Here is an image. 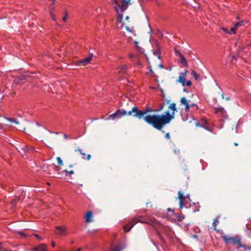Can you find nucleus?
<instances>
[{
  "instance_id": "31",
  "label": "nucleus",
  "mask_w": 251,
  "mask_h": 251,
  "mask_svg": "<svg viewBox=\"0 0 251 251\" xmlns=\"http://www.w3.org/2000/svg\"><path fill=\"white\" fill-rule=\"evenodd\" d=\"M175 53L176 55H178L179 57L181 56V55H183L182 54H181L180 51L177 50H175Z\"/></svg>"
},
{
  "instance_id": "28",
  "label": "nucleus",
  "mask_w": 251,
  "mask_h": 251,
  "mask_svg": "<svg viewBox=\"0 0 251 251\" xmlns=\"http://www.w3.org/2000/svg\"><path fill=\"white\" fill-rule=\"evenodd\" d=\"M67 18H68V13H67V12L66 11L64 12V16L62 18V21L65 22H66Z\"/></svg>"
},
{
  "instance_id": "19",
  "label": "nucleus",
  "mask_w": 251,
  "mask_h": 251,
  "mask_svg": "<svg viewBox=\"0 0 251 251\" xmlns=\"http://www.w3.org/2000/svg\"><path fill=\"white\" fill-rule=\"evenodd\" d=\"M6 120L10 122L14 123L16 125H19L20 124L19 122L16 120L11 118H7Z\"/></svg>"
},
{
  "instance_id": "56",
  "label": "nucleus",
  "mask_w": 251,
  "mask_h": 251,
  "mask_svg": "<svg viewBox=\"0 0 251 251\" xmlns=\"http://www.w3.org/2000/svg\"><path fill=\"white\" fill-rule=\"evenodd\" d=\"M199 210V209H196V210H193V212H196L198 211Z\"/></svg>"
},
{
  "instance_id": "35",
  "label": "nucleus",
  "mask_w": 251,
  "mask_h": 251,
  "mask_svg": "<svg viewBox=\"0 0 251 251\" xmlns=\"http://www.w3.org/2000/svg\"><path fill=\"white\" fill-rule=\"evenodd\" d=\"M190 106H191V105H189V104L188 105L187 104V105L185 106V111H189V109H190Z\"/></svg>"
},
{
  "instance_id": "1",
  "label": "nucleus",
  "mask_w": 251,
  "mask_h": 251,
  "mask_svg": "<svg viewBox=\"0 0 251 251\" xmlns=\"http://www.w3.org/2000/svg\"><path fill=\"white\" fill-rule=\"evenodd\" d=\"M169 108L173 111L171 114L169 111H166L164 114L148 115L144 117V121L154 128L161 130L166 125L174 119L175 113L177 111L175 103H171Z\"/></svg>"
},
{
  "instance_id": "37",
  "label": "nucleus",
  "mask_w": 251,
  "mask_h": 251,
  "mask_svg": "<svg viewBox=\"0 0 251 251\" xmlns=\"http://www.w3.org/2000/svg\"><path fill=\"white\" fill-rule=\"evenodd\" d=\"M149 72L151 73L152 75H154V72L152 71L151 67V66L149 67Z\"/></svg>"
},
{
  "instance_id": "12",
  "label": "nucleus",
  "mask_w": 251,
  "mask_h": 251,
  "mask_svg": "<svg viewBox=\"0 0 251 251\" xmlns=\"http://www.w3.org/2000/svg\"><path fill=\"white\" fill-rule=\"evenodd\" d=\"M56 233L58 235H64L66 234V228L65 227L58 226L55 227Z\"/></svg>"
},
{
  "instance_id": "32",
  "label": "nucleus",
  "mask_w": 251,
  "mask_h": 251,
  "mask_svg": "<svg viewBox=\"0 0 251 251\" xmlns=\"http://www.w3.org/2000/svg\"><path fill=\"white\" fill-rule=\"evenodd\" d=\"M153 54L155 55H156L157 56V57L158 59H160L161 54H160V52H153Z\"/></svg>"
},
{
  "instance_id": "45",
  "label": "nucleus",
  "mask_w": 251,
  "mask_h": 251,
  "mask_svg": "<svg viewBox=\"0 0 251 251\" xmlns=\"http://www.w3.org/2000/svg\"><path fill=\"white\" fill-rule=\"evenodd\" d=\"M126 30L128 32H131V30L130 29V28L128 26H126Z\"/></svg>"
},
{
  "instance_id": "9",
  "label": "nucleus",
  "mask_w": 251,
  "mask_h": 251,
  "mask_svg": "<svg viewBox=\"0 0 251 251\" xmlns=\"http://www.w3.org/2000/svg\"><path fill=\"white\" fill-rule=\"evenodd\" d=\"M247 22L242 21L236 23L233 27L230 28V30L232 32L233 34L236 33V30L238 28V27L240 26H244V24L247 23Z\"/></svg>"
},
{
  "instance_id": "40",
  "label": "nucleus",
  "mask_w": 251,
  "mask_h": 251,
  "mask_svg": "<svg viewBox=\"0 0 251 251\" xmlns=\"http://www.w3.org/2000/svg\"><path fill=\"white\" fill-rule=\"evenodd\" d=\"M51 18L54 21H56V18H55V16L53 15V14H51Z\"/></svg>"
},
{
  "instance_id": "34",
  "label": "nucleus",
  "mask_w": 251,
  "mask_h": 251,
  "mask_svg": "<svg viewBox=\"0 0 251 251\" xmlns=\"http://www.w3.org/2000/svg\"><path fill=\"white\" fill-rule=\"evenodd\" d=\"M18 233L21 235H22V236H23L25 238L27 236L26 234H25L24 233H23V232L22 231H18Z\"/></svg>"
},
{
  "instance_id": "55",
  "label": "nucleus",
  "mask_w": 251,
  "mask_h": 251,
  "mask_svg": "<svg viewBox=\"0 0 251 251\" xmlns=\"http://www.w3.org/2000/svg\"><path fill=\"white\" fill-rule=\"evenodd\" d=\"M63 172L65 173H68L69 171H68L67 170H65L63 171Z\"/></svg>"
},
{
  "instance_id": "18",
  "label": "nucleus",
  "mask_w": 251,
  "mask_h": 251,
  "mask_svg": "<svg viewBox=\"0 0 251 251\" xmlns=\"http://www.w3.org/2000/svg\"><path fill=\"white\" fill-rule=\"evenodd\" d=\"M190 100H187L184 97H183L180 100V103L181 104H184L185 106L188 105L189 104Z\"/></svg>"
},
{
  "instance_id": "27",
  "label": "nucleus",
  "mask_w": 251,
  "mask_h": 251,
  "mask_svg": "<svg viewBox=\"0 0 251 251\" xmlns=\"http://www.w3.org/2000/svg\"><path fill=\"white\" fill-rule=\"evenodd\" d=\"M16 149L19 152L22 153V144H18L16 147Z\"/></svg>"
},
{
  "instance_id": "53",
  "label": "nucleus",
  "mask_w": 251,
  "mask_h": 251,
  "mask_svg": "<svg viewBox=\"0 0 251 251\" xmlns=\"http://www.w3.org/2000/svg\"><path fill=\"white\" fill-rule=\"evenodd\" d=\"M192 106H197V104L195 103H192L191 105H190Z\"/></svg>"
},
{
  "instance_id": "59",
  "label": "nucleus",
  "mask_w": 251,
  "mask_h": 251,
  "mask_svg": "<svg viewBox=\"0 0 251 251\" xmlns=\"http://www.w3.org/2000/svg\"><path fill=\"white\" fill-rule=\"evenodd\" d=\"M129 19V17L128 16H126V20H128Z\"/></svg>"
},
{
  "instance_id": "14",
  "label": "nucleus",
  "mask_w": 251,
  "mask_h": 251,
  "mask_svg": "<svg viewBox=\"0 0 251 251\" xmlns=\"http://www.w3.org/2000/svg\"><path fill=\"white\" fill-rule=\"evenodd\" d=\"M34 251H47V246L44 244H41L33 249Z\"/></svg>"
},
{
  "instance_id": "6",
  "label": "nucleus",
  "mask_w": 251,
  "mask_h": 251,
  "mask_svg": "<svg viewBox=\"0 0 251 251\" xmlns=\"http://www.w3.org/2000/svg\"><path fill=\"white\" fill-rule=\"evenodd\" d=\"M126 242H120L112 247L110 251H123L126 249Z\"/></svg>"
},
{
  "instance_id": "26",
  "label": "nucleus",
  "mask_w": 251,
  "mask_h": 251,
  "mask_svg": "<svg viewBox=\"0 0 251 251\" xmlns=\"http://www.w3.org/2000/svg\"><path fill=\"white\" fill-rule=\"evenodd\" d=\"M56 160H57V163L59 165L62 166L63 165V161L60 157H57L56 158Z\"/></svg>"
},
{
  "instance_id": "7",
  "label": "nucleus",
  "mask_w": 251,
  "mask_h": 251,
  "mask_svg": "<svg viewBox=\"0 0 251 251\" xmlns=\"http://www.w3.org/2000/svg\"><path fill=\"white\" fill-rule=\"evenodd\" d=\"M130 0H123L122 2V4L117 5L115 6V9L116 11L119 12H123L125 10L127 9V1Z\"/></svg>"
},
{
  "instance_id": "62",
  "label": "nucleus",
  "mask_w": 251,
  "mask_h": 251,
  "mask_svg": "<svg viewBox=\"0 0 251 251\" xmlns=\"http://www.w3.org/2000/svg\"><path fill=\"white\" fill-rule=\"evenodd\" d=\"M112 1H113L114 3H116V2H117V0H112Z\"/></svg>"
},
{
  "instance_id": "11",
  "label": "nucleus",
  "mask_w": 251,
  "mask_h": 251,
  "mask_svg": "<svg viewBox=\"0 0 251 251\" xmlns=\"http://www.w3.org/2000/svg\"><path fill=\"white\" fill-rule=\"evenodd\" d=\"M188 73L187 70H185L184 72L180 73L178 77V79L176 80L177 82L180 83L183 82L185 81V77Z\"/></svg>"
},
{
  "instance_id": "22",
  "label": "nucleus",
  "mask_w": 251,
  "mask_h": 251,
  "mask_svg": "<svg viewBox=\"0 0 251 251\" xmlns=\"http://www.w3.org/2000/svg\"><path fill=\"white\" fill-rule=\"evenodd\" d=\"M164 103L161 104L157 109L154 110V112H159L162 111L164 109Z\"/></svg>"
},
{
  "instance_id": "21",
  "label": "nucleus",
  "mask_w": 251,
  "mask_h": 251,
  "mask_svg": "<svg viewBox=\"0 0 251 251\" xmlns=\"http://www.w3.org/2000/svg\"><path fill=\"white\" fill-rule=\"evenodd\" d=\"M221 29L223 31V32H224L226 33L229 34H233L232 32L230 30V29L228 30L226 28L222 27H221Z\"/></svg>"
},
{
  "instance_id": "3",
  "label": "nucleus",
  "mask_w": 251,
  "mask_h": 251,
  "mask_svg": "<svg viewBox=\"0 0 251 251\" xmlns=\"http://www.w3.org/2000/svg\"><path fill=\"white\" fill-rule=\"evenodd\" d=\"M154 112V110H153L150 107H146L143 110H140L138 109L137 106H133L131 110L129 111L128 114L132 115L134 117L137 118L139 119H141L143 118H144V116L148 113Z\"/></svg>"
},
{
  "instance_id": "44",
  "label": "nucleus",
  "mask_w": 251,
  "mask_h": 251,
  "mask_svg": "<svg viewBox=\"0 0 251 251\" xmlns=\"http://www.w3.org/2000/svg\"><path fill=\"white\" fill-rule=\"evenodd\" d=\"M90 158H91V155H90V154H88V155H87V158H86V159H87V160H89L90 159Z\"/></svg>"
},
{
  "instance_id": "58",
  "label": "nucleus",
  "mask_w": 251,
  "mask_h": 251,
  "mask_svg": "<svg viewBox=\"0 0 251 251\" xmlns=\"http://www.w3.org/2000/svg\"><path fill=\"white\" fill-rule=\"evenodd\" d=\"M3 128V126L0 124V129H2Z\"/></svg>"
},
{
  "instance_id": "24",
  "label": "nucleus",
  "mask_w": 251,
  "mask_h": 251,
  "mask_svg": "<svg viewBox=\"0 0 251 251\" xmlns=\"http://www.w3.org/2000/svg\"><path fill=\"white\" fill-rule=\"evenodd\" d=\"M225 111L223 107H217L215 109L216 113L221 112L223 113Z\"/></svg>"
},
{
  "instance_id": "43",
  "label": "nucleus",
  "mask_w": 251,
  "mask_h": 251,
  "mask_svg": "<svg viewBox=\"0 0 251 251\" xmlns=\"http://www.w3.org/2000/svg\"><path fill=\"white\" fill-rule=\"evenodd\" d=\"M34 235L38 239H39L40 240H42V238L37 234H34Z\"/></svg>"
},
{
  "instance_id": "29",
  "label": "nucleus",
  "mask_w": 251,
  "mask_h": 251,
  "mask_svg": "<svg viewBox=\"0 0 251 251\" xmlns=\"http://www.w3.org/2000/svg\"><path fill=\"white\" fill-rule=\"evenodd\" d=\"M78 151L82 155L83 159H85L86 154L84 152H83L81 149H78Z\"/></svg>"
},
{
  "instance_id": "39",
  "label": "nucleus",
  "mask_w": 251,
  "mask_h": 251,
  "mask_svg": "<svg viewBox=\"0 0 251 251\" xmlns=\"http://www.w3.org/2000/svg\"><path fill=\"white\" fill-rule=\"evenodd\" d=\"M138 49L139 51L141 52H143L144 51V50L143 48H142L141 47H139L138 48Z\"/></svg>"
},
{
  "instance_id": "38",
  "label": "nucleus",
  "mask_w": 251,
  "mask_h": 251,
  "mask_svg": "<svg viewBox=\"0 0 251 251\" xmlns=\"http://www.w3.org/2000/svg\"><path fill=\"white\" fill-rule=\"evenodd\" d=\"M165 138L167 139H170V133H167L165 135Z\"/></svg>"
},
{
  "instance_id": "60",
  "label": "nucleus",
  "mask_w": 251,
  "mask_h": 251,
  "mask_svg": "<svg viewBox=\"0 0 251 251\" xmlns=\"http://www.w3.org/2000/svg\"><path fill=\"white\" fill-rule=\"evenodd\" d=\"M222 99H223L225 98H224V93H223V94H222Z\"/></svg>"
},
{
  "instance_id": "2",
  "label": "nucleus",
  "mask_w": 251,
  "mask_h": 251,
  "mask_svg": "<svg viewBox=\"0 0 251 251\" xmlns=\"http://www.w3.org/2000/svg\"><path fill=\"white\" fill-rule=\"evenodd\" d=\"M222 237L226 244H231L233 246H236L238 248L246 249V245L241 243V238L239 236H228L224 235H222Z\"/></svg>"
},
{
  "instance_id": "61",
  "label": "nucleus",
  "mask_w": 251,
  "mask_h": 251,
  "mask_svg": "<svg viewBox=\"0 0 251 251\" xmlns=\"http://www.w3.org/2000/svg\"><path fill=\"white\" fill-rule=\"evenodd\" d=\"M226 100H229V98H228V97H227V98H226Z\"/></svg>"
},
{
  "instance_id": "63",
  "label": "nucleus",
  "mask_w": 251,
  "mask_h": 251,
  "mask_svg": "<svg viewBox=\"0 0 251 251\" xmlns=\"http://www.w3.org/2000/svg\"><path fill=\"white\" fill-rule=\"evenodd\" d=\"M234 145H235V146H237L238 145V143H234Z\"/></svg>"
},
{
  "instance_id": "15",
  "label": "nucleus",
  "mask_w": 251,
  "mask_h": 251,
  "mask_svg": "<svg viewBox=\"0 0 251 251\" xmlns=\"http://www.w3.org/2000/svg\"><path fill=\"white\" fill-rule=\"evenodd\" d=\"M92 217V212L91 211H87L85 216V220L86 223H90L92 222L91 218Z\"/></svg>"
},
{
  "instance_id": "20",
  "label": "nucleus",
  "mask_w": 251,
  "mask_h": 251,
  "mask_svg": "<svg viewBox=\"0 0 251 251\" xmlns=\"http://www.w3.org/2000/svg\"><path fill=\"white\" fill-rule=\"evenodd\" d=\"M191 75H193V76L194 77V78H195V80H198V79H199V78H200V76H199V75H198L196 73V72H195V71H194V70H192V72H191Z\"/></svg>"
},
{
  "instance_id": "33",
  "label": "nucleus",
  "mask_w": 251,
  "mask_h": 251,
  "mask_svg": "<svg viewBox=\"0 0 251 251\" xmlns=\"http://www.w3.org/2000/svg\"><path fill=\"white\" fill-rule=\"evenodd\" d=\"M192 85V82L190 80L186 81V86H190Z\"/></svg>"
},
{
  "instance_id": "51",
  "label": "nucleus",
  "mask_w": 251,
  "mask_h": 251,
  "mask_svg": "<svg viewBox=\"0 0 251 251\" xmlns=\"http://www.w3.org/2000/svg\"><path fill=\"white\" fill-rule=\"evenodd\" d=\"M185 198H188L189 200H190V196L189 194H187L185 196Z\"/></svg>"
},
{
  "instance_id": "50",
  "label": "nucleus",
  "mask_w": 251,
  "mask_h": 251,
  "mask_svg": "<svg viewBox=\"0 0 251 251\" xmlns=\"http://www.w3.org/2000/svg\"><path fill=\"white\" fill-rule=\"evenodd\" d=\"M63 136H64V138L65 139H67L68 136H67V135L66 134L64 133L63 134Z\"/></svg>"
},
{
  "instance_id": "36",
  "label": "nucleus",
  "mask_w": 251,
  "mask_h": 251,
  "mask_svg": "<svg viewBox=\"0 0 251 251\" xmlns=\"http://www.w3.org/2000/svg\"><path fill=\"white\" fill-rule=\"evenodd\" d=\"M0 251H7V250H6L5 248H3L1 246L0 243Z\"/></svg>"
},
{
  "instance_id": "64",
  "label": "nucleus",
  "mask_w": 251,
  "mask_h": 251,
  "mask_svg": "<svg viewBox=\"0 0 251 251\" xmlns=\"http://www.w3.org/2000/svg\"><path fill=\"white\" fill-rule=\"evenodd\" d=\"M73 165H70L69 166V167H70V168H72V167H73Z\"/></svg>"
},
{
  "instance_id": "8",
  "label": "nucleus",
  "mask_w": 251,
  "mask_h": 251,
  "mask_svg": "<svg viewBox=\"0 0 251 251\" xmlns=\"http://www.w3.org/2000/svg\"><path fill=\"white\" fill-rule=\"evenodd\" d=\"M178 198L179 199V207L180 209H182L184 206V200L185 199V197L183 194V193L179 191L178 192Z\"/></svg>"
},
{
  "instance_id": "41",
  "label": "nucleus",
  "mask_w": 251,
  "mask_h": 251,
  "mask_svg": "<svg viewBox=\"0 0 251 251\" xmlns=\"http://www.w3.org/2000/svg\"><path fill=\"white\" fill-rule=\"evenodd\" d=\"M128 56H129V57L130 58H131V59H132L133 58H134V55L133 54H129L128 55Z\"/></svg>"
},
{
  "instance_id": "52",
  "label": "nucleus",
  "mask_w": 251,
  "mask_h": 251,
  "mask_svg": "<svg viewBox=\"0 0 251 251\" xmlns=\"http://www.w3.org/2000/svg\"><path fill=\"white\" fill-rule=\"evenodd\" d=\"M159 67L160 68H164L163 65V64H160L159 65Z\"/></svg>"
},
{
  "instance_id": "54",
  "label": "nucleus",
  "mask_w": 251,
  "mask_h": 251,
  "mask_svg": "<svg viewBox=\"0 0 251 251\" xmlns=\"http://www.w3.org/2000/svg\"><path fill=\"white\" fill-rule=\"evenodd\" d=\"M183 90V92L187 93V91L186 88H184Z\"/></svg>"
},
{
  "instance_id": "30",
  "label": "nucleus",
  "mask_w": 251,
  "mask_h": 251,
  "mask_svg": "<svg viewBox=\"0 0 251 251\" xmlns=\"http://www.w3.org/2000/svg\"><path fill=\"white\" fill-rule=\"evenodd\" d=\"M184 219V217L180 215H179L177 216V220L178 222L182 221Z\"/></svg>"
},
{
  "instance_id": "16",
  "label": "nucleus",
  "mask_w": 251,
  "mask_h": 251,
  "mask_svg": "<svg viewBox=\"0 0 251 251\" xmlns=\"http://www.w3.org/2000/svg\"><path fill=\"white\" fill-rule=\"evenodd\" d=\"M180 63L183 64L185 67H188V62L187 61V60L186 59V58H185V57L184 56V55H181V56L180 57Z\"/></svg>"
},
{
  "instance_id": "5",
  "label": "nucleus",
  "mask_w": 251,
  "mask_h": 251,
  "mask_svg": "<svg viewBox=\"0 0 251 251\" xmlns=\"http://www.w3.org/2000/svg\"><path fill=\"white\" fill-rule=\"evenodd\" d=\"M128 112L129 111H127L124 109H119L114 113L109 115L105 120H114L115 119H120L126 115H127L128 116H131L133 115V114H132V115H129L128 114Z\"/></svg>"
},
{
  "instance_id": "49",
  "label": "nucleus",
  "mask_w": 251,
  "mask_h": 251,
  "mask_svg": "<svg viewBox=\"0 0 251 251\" xmlns=\"http://www.w3.org/2000/svg\"><path fill=\"white\" fill-rule=\"evenodd\" d=\"M51 245H52V247H55V242L54 241H51Z\"/></svg>"
},
{
  "instance_id": "47",
  "label": "nucleus",
  "mask_w": 251,
  "mask_h": 251,
  "mask_svg": "<svg viewBox=\"0 0 251 251\" xmlns=\"http://www.w3.org/2000/svg\"><path fill=\"white\" fill-rule=\"evenodd\" d=\"M237 59V56L236 55H233L232 56V60H236Z\"/></svg>"
},
{
  "instance_id": "25",
  "label": "nucleus",
  "mask_w": 251,
  "mask_h": 251,
  "mask_svg": "<svg viewBox=\"0 0 251 251\" xmlns=\"http://www.w3.org/2000/svg\"><path fill=\"white\" fill-rule=\"evenodd\" d=\"M219 223L218 219L216 218L214 220L213 223V227L214 229H216V227L217 226V224Z\"/></svg>"
},
{
  "instance_id": "42",
  "label": "nucleus",
  "mask_w": 251,
  "mask_h": 251,
  "mask_svg": "<svg viewBox=\"0 0 251 251\" xmlns=\"http://www.w3.org/2000/svg\"><path fill=\"white\" fill-rule=\"evenodd\" d=\"M134 44L136 46V47L138 48L139 47L138 46V42L137 41H134L133 42Z\"/></svg>"
},
{
  "instance_id": "4",
  "label": "nucleus",
  "mask_w": 251,
  "mask_h": 251,
  "mask_svg": "<svg viewBox=\"0 0 251 251\" xmlns=\"http://www.w3.org/2000/svg\"><path fill=\"white\" fill-rule=\"evenodd\" d=\"M147 224L151 225H154L155 222L153 220H141L139 217H135L129 223L128 225L124 226V229L126 232H129L130 229L138 223Z\"/></svg>"
},
{
  "instance_id": "57",
  "label": "nucleus",
  "mask_w": 251,
  "mask_h": 251,
  "mask_svg": "<svg viewBox=\"0 0 251 251\" xmlns=\"http://www.w3.org/2000/svg\"><path fill=\"white\" fill-rule=\"evenodd\" d=\"M81 248H78V249L76 250V251H81Z\"/></svg>"
},
{
  "instance_id": "23",
  "label": "nucleus",
  "mask_w": 251,
  "mask_h": 251,
  "mask_svg": "<svg viewBox=\"0 0 251 251\" xmlns=\"http://www.w3.org/2000/svg\"><path fill=\"white\" fill-rule=\"evenodd\" d=\"M123 19V12H121V13H119L117 16V21L118 23H121Z\"/></svg>"
},
{
  "instance_id": "13",
  "label": "nucleus",
  "mask_w": 251,
  "mask_h": 251,
  "mask_svg": "<svg viewBox=\"0 0 251 251\" xmlns=\"http://www.w3.org/2000/svg\"><path fill=\"white\" fill-rule=\"evenodd\" d=\"M33 150L34 149L33 148L28 147L26 144L24 143L22 144V152L26 153L32 152Z\"/></svg>"
},
{
  "instance_id": "10",
  "label": "nucleus",
  "mask_w": 251,
  "mask_h": 251,
  "mask_svg": "<svg viewBox=\"0 0 251 251\" xmlns=\"http://www.w3.org/2000/svg\"><path fill=\"white\" fill-rule=\"evenodd\" d=\"M93 56V54L92 53L89 54L88 57L80 60L79 61V64H83V65H87L90 61V60L92 59Z\"/></svg>"
},
{
  "instance_id": "48",
  "label": "nucleus",
  "mask_w": 251,
  "mask_h": 251,
  "mask_svg": "<svg viewBox=\"0 0 251 251\" xmlns=\"http://www.w3.org/2000/svg\"><path fill=\"white\" fill-rule=\"evenodd\" d=\"M180 83L182 84L183 86H186V80L184 81L183 82H180Z\"/></svg>"
},
{
  "instance_id": "46",
  "label": "nucleus",
  "mask_w": 251,
  "mask_h": 251,
  "mask_svg": "<svg viewBox=\"0 0 251 251\" xmlns=\"http://www.w3.org/2000/svg\"><path fill=\"white\" fill-rule=\"evenodd\" d=\"M68 173L70 175H73L74 174V172L73 170H71V171H69Z\"/></svg>"
},
{
  "instance_id": "17",
  "label": "nucleus",
  "mask_w": 251,
  "mask_h": 251,
  "mask_svg": "<svg viewBox=\"0 0 251 251\" xmlns=\"http://www.w3.org/2000/svg\"><path fill=\"white\" fill-rule=\"evenodd\" d=\"M127 67L126 65H123L119 68V71L122 74H124L126 72V71L127 69Z\"/></svg>"
}]
</instances>
